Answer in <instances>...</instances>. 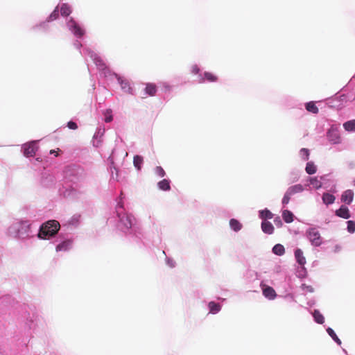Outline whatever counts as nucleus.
Here are the masks:
<instances>
[{
    "label": "nucleus",
    "instance_id": "nucleus-15",
    "mask_svg": "<svg viewBox=\"0 0 355 355\" xmlns=\"http://www.w3.org/2000/svg\"><path fill=\"white\" fill-rule=\"evenodd\" d=\"M336 214L345 219L350 218L349 209L347 207L342 205L339 209L336 211Z\"/></svg>",
    "mask_w": 355,
    "mask_h": 355
},
{
    "label": "nucleus",
    "instance_id": "nucleus-14",
    "mask_svg": "<svg viewBox=\"0 0 355 355\" xmlns=\"http://www.w3.org/2000/svg\"><path fill=\"white\" fill-rule=\"evenodd\" d=\"M262 231L268 234H272L274 232V227L270 222L263 220L261 223Z\"/></svg>",
    "mask_w": 355,
    "mask_h": 355
},
{
    "label": "nucleus",
    "instance_id": "nucleus-5",
    "mask_svg": "<svg viewBox=\"0 0 355 355\" xmlns=\"http://www.w3.org/2000/svg\"><path fill=\"white\" fill-rule=\"evenodd\" d=\"M327 138L332 144H337L340 143L338 125H332L331 126L327 132Z\"/></svg>",
    "mask_w": 355,
    "mask_h": 355
},
{
    "label": "nucleus",
    "instance_id": "nucleus-40",
    "mask_svg": "<svg viewBox=\"0 0 355 355\" xmlns=\"http://www.w3.org/2000/svg\"><path fill=\"white\" fill-rule=\"evenodd\" d=\"M297 275L299 277L303 278L306 276V271L305 270V268L304 267V269L300 266L299 270L297 271Z\"/></svg>",
    "mask_w": 355,
    "mask_h": 355
},
{
    "label": "nucleus",
    "instance_id": "nucleus-2",
    "mask_svg": "<svg viewBox=\"0 0 355 355\" xmlns=\"http://www.w3.org/2000/svg\"><path fill=\"white\" fill-rule=\"evenodd\" d=\"M60 227V223L58 221L49 220L41 226L38 237L42 239H48L58 232Z\"/></svg>",
    "mask_w": 355,
    "mask_h": 355
},
{
    "label": "nucleus",
    "instance_id": "nucleus-49",
    "mask_svg": "<svg viewBox=\"0 0 355 355\" xmlns=\"http://www.w3.org/2000/svg\"><path fill=\"white\" fill-rule=\"evenodd\" d=\"M306 109L309 112H311V102H309V103H306Z\"/></svg>",
    "mask_w": 355,
    "mask_h": 355
},
{
    "label": "nucleus",
    "instance_id": "nucleus-30",
    "mask_svg": "<svg viewBox=\"0 0 355 355\" xmlns=\"http://www.w3.org/2000/svg\"><path fill=\"white\" fill-rule=\"evenodd\" d=\"M321 243V241L320 240V236L316 232H312V245H314L315 246L320 245Z\"/></svg>",
    "mask_w": 355,
    "mask_h": 355
},
{
    "label": "nucleus",
    "instance_id": "nucleus-44",
    "mask_svg": "<svg viewBox=\"0 0 355 355\" xmlns=\"http://www.w3.org/2000/svg\"><path fill=\"white\" fill-rule=\"evenodd\" d=\"M305 170L308 174H311V163L308 162L306 164Z\"/></svg>",
    "mask_w": 355,
    "mask_h": 355
},
{
    "label": "nucleus",
    "instance_id": "nucleus-19",
    "mask_svg": "<svg viewBox=\"0 0 355 355\" xmlns=\"http://www.w3.org/2000/svg\"><path fill=\"white\" fill-rule=\"evenodd\" d=\"M326 331L328 335L334 340L336 343H337L338 345L342 344L340 339L337 336L335 331L331 327H327Z\"/></svg>",
    "mask_w": 355,
    "mask_h": 355
},
{
    "label": "nucleus",
    "instance_id": "nucleus-29",
    "mask_svg": "<svg viewBox=\"0 0 355 355\" xmlns=\"http://www.w3.org/2000/svg\"><path fill=\"white\" fill-rule=\"evenodd\" d=\"M142 162H143V158L141 156L136 155L134 157V160H133L134 166L137 169L139 170L141 168V165Z\"/></svg>",
    "mask_w": 355,
    "mask_h": 355
},
{
    "label": "nucleus",
    "instance_id": "nucleus-18",
    "mask_svg": "<svg viewBox=\"0 0 355 355\" xmlns=\"http://www.w3.org/2000/svg\"><path fill=\"white\" fill-rule=\"evenodd\" d=\"M272 253L278 256H282L285 253V248L282 244H276L272 249Z\"/></svg>",
    "mask_w": 355,
    "mask_h": 355
},
{
    "label": "nucleus",
    "instance_id": "nucleus-26",
    "mask_svg": "<svg viewBox=\"0 0 355 355\" xmlns=\"http://www.w3.org/2000/svg\"><path fill=\"white\" fill-rule=\"evenodd\" d=\"M159 189L163 191H167L170 189L169 181L168 180H163L157 184Z\"/></svg>",
    "mask_w": 355,
    "mask_h": 355
},
{
    "label": "nucleus",
    "instance_id": "nucleus-21",
    "mask_svg": "<svg viewBox=\"0 0 355 355\" xmlns=\"http://www.w3.org/2000/svg\"><path fill=\"white\" fill-rule=\"evenodd\" d=\"M343 128L347 132H355V120L346 121L343 123Z\"/></svg>",
    "mask_w": 355,
    "mask_h": 355
},
{
    "label": "nucleus",
    "instance_id": "nucleus-32",
    "mask_svg": "<svg viewBox=\"0 0 355 355\" xmlns=\"http://www.w3.org/2000/svg\"><path fill=\"white\" fill-rule=\"evenodd\" d=\"M300 156L304 160L308 159L309 156V150L308 148H302L300 150Z\"/></svg>",
    "mask_w": 355,
    "mask_h": 355
},
{
    "label": "nucleus",
    "instance_id": "nucleus-52",
    "mask_svg": "<svg viewBox=\"0 0 355 355\" xmlns=\"http://www.w3.org/2000/svg\"><path fill=\"white\" fill-rule=\"evenodd\" d=\"M353 184L355 186V179L353 180Z\"/></svg>",
    "mask_w": 355,
    "mask_h": 355
},
{
    "label": "nucleus",
    "instance_id": "nucleus-10",
    "mask_svg": "<svg viewBox=\"0 0 355 355\" xmlns=\"http://www.w3.org/2000/svg\"><path fill=\"white\" fill-rule=\"evenodd\" d=\"M114 75L117 78V80H118L119 83L121 85V89L125 92L131 93L132 92V88H131L129 83L126 80H125L123 78H121V76H119V75H117L116 73H114Z\"/></svg>",
    "mask_w": 355,
    "mask_h": 355
},
{
    "label": "nucleus",
    "instance_id": "nucleus-11",
    "mask_svg": "<svg viewBox=\"0 0 355 355\" xmlns=\"http://www.w3.org/2000/svg\"><path fill=\"white\" fill-rule=\"evenodd\" d=\"M354 192L351 189L345 191L341 196V200L345 203L349 205L353 201Z\"/></svg>",
    "mask_w": 355,
    "mask_h": 355
},
{
    "label": "nucleus",
    "instance_id": "nucleus-41",
    "mask_svg": "<svg viewBox=\"0 0 355 355\" xmlns=\"http://www.w3.org/2000/svg\"><path fill=\"white\" fill-rule=\"evenodd\" d=\"M319 112V107L314 101H312V114H317Z\"/></svg>",
    "mask_w": 355,
    "mask_h": 355
},
{
    "label": "nucleus",
    "instance_id": "nucleus-13",
    "mask_svg": "<svg viewBox=\"0 0 355 355\" xmlns=\"http://www.w3.org/2000/svg\"><path fill=\"white\" fill-rule=\"evenodd\" d=\"M88 53L89 54L90 57L93 59L96 66L100 69H104L105 68V65L103 60L98 57V55L94 53L93 51H89Z\"/></svg>",
    "mask_w": 355,
    "mask_h": 355
},
{
    "label": "nucleus",
    "instance_id": "nucleus-51",
    "mask_svg": "<svg viewBox=\"0 0 355 355\" xmlns=\"http://www.w3.org/2000/svg\"><path fill=\"white\" fill-rule=\"evenodd\" d=\"M50 153H51V154H54V153H55V151L54 150H51L50 151Z\"/></svg>",
    "mask_w": 355,
    "mask_h": 355
},
{
    "label": "nucleus",
    "instance_id": "nucleus-17",
    "mask_svg": "<svg viewBox=\"0 0 355 355\" xmlns=\"http://www.w3.org/2000/svg\"><path fill=\"white\" fill-rule=\"evenodd\" d=\"M322 200L324 204L329 205L334 202L336 198L333 194L326 192L323 193Z\"/></svg>",
    "mask_w": 355,
    "mask_h": 355
},
{
    "label": "nucleus",
    "instance_id": "nucleus-25",
    "mask_svg": "<svg viewBox=\"0 0 355 355\" xmlns=\"http://www.w3.org/2000/svg\"><path fill=\"white\" fill-rule=\"evenodd\" d=\"M209 308L210 310V313L215 314L217 313L220 310V306L219 304H216L214 302H211L209 303Z\"/></svg>",
    "mask_w": 355,
    "mask_h": 355
},
{
    "label": "nucleus",
    "instance_id": "nucleus-6",
    "mask_svg": "<svg viewBox=\"0 0 355 355\" xmlns=\"http://www.w3.org/2000/svg\"><path fill=\"white\" fill-rule=\"evenodd\" d=\"M22 149L24 150V154L26 157H32L34 156L35 152L37 150V141H33L29 143L25 144Z\"/></svg>",
    "mask_w": 355,
    "mask_h": 355
},
{
    "label": "nucleus",
    "instance_id": "nucleus-33",
    "mask_svg": "<svg viewBox=\"0 0 355 355\" xmlns=\"http://www.w3.org/2000/svg\"><path fill=\"white\" fill-rule=\"evenodd\" d=\"M347 231L352 234L355 232V222L354 221H352V220H348L347 222Z\"/></svg>",
    "mask_w": 355,
    "mask_h": 355
},
{
    "label": "nucleus",
    "instance_id": "nucleus-39",
    "mask_svg": "<svg viewBox=\"0 0 355 355\" xmlns=\"http://www.w3.org/2000/svg\"><path fill=\"white\" fill-rule=\"evenodd\" d=\"M155 173L159 177H164L165 175V172L164 169L161 166H157L155 168Z\"/></svg>",
    "mask_w": 355,
    "mask_h": 355
},
{
    "label": "nucleus",
    "instance_id": "nucleus-1",
    "mask_svg": "<svg viewBox=\"0 0 355 355\" xmlns=\"http://www.w3.org/2000/svg\"><path fill=\"white\" fill-rule=\"evenodd\" d=\"M8 232L14 238L27 239L31 236L30 225L27 221H16L8 227Z\"/></svg>",
    "mask_w": 355,
    "mask_h": 355
},
{
    "label": "nucleus",
    "instance_id": "nucleus-12",
    "mask_svg": "<svg viewBox=\"0 0 355 355\" xmlns=\"http://www.w3.org/2000/svg\"><path fill=\"white\" fill-rule=\"evenodd\" d=\"M72 246V241L71 240H66L62 242L61 243L58 244L56 246V251L57 252H66L71 248Z\"/></svg>",
    "mask_w": 355,
    "mask_h": 355
},
{
    "label": "nucleus",
    "instance_id": "nucleus-23",
    "mask_svg": "<svg viewBox=\"0 0 355 355\" xmlns=\"http://www.w3.org/2000/svg\"><path fill=\"white\" fill-rule=\"evenodd\" d=\"M230 227L235 232H238L241 230L242 225L239 221L236 219H231L230 221Z\"/></svg>",
    "mask_w": 355,
    "mask_h": 355
},
{
    "label": "nucleus",
    "instance_id": "nucleus-4",
    "mask_svg": "<svg viewBox=\"0 0 355 355\" xmlns=\"http://www.w3.org/2000/svg\"><path fill=\"white\" fill-rule=\"evenodd\" d=\"M312 188L316 189L324 188L332 191L335 189V185L333 184V181L329 178V176L325 175L319 178H312Z\"/></svg>",
    "mask_w": 355,
    "mask_h": 355
},
{
    "label": "nucleus",
    "instance_id": "nucleus-27",
    "mask_svg": "<svg viewBox=\"0 0 355 355\" xmlns=\"http://www.w3.org/2000/svg\"><path fill=\"white\" fill-rule=\"evenodd\" d=\"M157 92L156 86L153 84L148 83L146 87V92L150 96H153Z\"/></svg>",
    "mask_w": 355,
    "mask_h": 355
},
{
    "label": "nucleus",
    "instance_id": "nucleus-46",
    "mask_svg": "<svg viewBox=\"0 0 355 355\" xmlns=\"http://www.w3.org/2000/svg\"><path fill=\"white\" fill-rule=\"evenodd\" d=\"M78 217H73L71 218V220L69 221V223L70 224H74V223L78 222Z\"/></svg>",
    "mask_w": 355,
    "mask_h": 355
},
{
    "label": "nucleus",
    "instance_id": "nucleus-38",
    "mask_svg": "<svg viewBox=\"0 0 355 355\" xmlns=\"http://www.w3.org/2000/svg\"><path fill=\"white\" fill-rule=\"evenodd\" d=\"M58 16V7H57L53 10V12L50 15V16L49 17V21L55 20V19H57Z\"/></svg>",
    "mask_w": 355,
    "mask_h": 355
},
{
    "label": "nucleus",
    "instance_id": "nucleus-35",
    "mask_svg": "<svg viewBox=\"0 0 355 355\" xmlns=\"http://www.w3.org/2000/svg\"><path fill=\"white\" fill-rule=\"evenodd\" d=\"M293 196L292 193H288V190L286 192L283 199H282V204L284 205H287L289 202L291 196Z\"/></svg>",
    "mask_w": 355,
    "mask_h": 355
},
{
    "label": "nucleus",
    "instance_id": "nucleus-24",
    "mask_svg": "<svg viewBox=\"0 0 355 355\" xmlns=\"http://www.w3.org/2000/svg\"><path fill=\"white\" fill-rule=\"evenodd\" d=\"M288 193H292L293 195L297 193H300L304 190L302 185L296 184L293 187H291L288 189Z\"/></svg>",
    "mask_w": 355,
    "mask_h": 355
},
{
    "label": "nucleus",
    "instance_id": "nucleus-45",
    "mask_svg": "<svg viewBox=\"0 0 355 355\" xmlns=\"http://www.w3.org/2000/svg\"><path fill=\"white\" fill-rule=\"evenodd\" d=\"M199 71V68L197 65H194L192 67V72L196 73Z\"/></svg>",
    "mask_w": 355,
    "mask_h": 355
},
{
    "label": "nucleus",
    "instance_id": "nucleus-42",
    "mask_svg": "<svg viewBox=\"0 0 355 355\" xmlns=\"http://www.w3.org/2000/svg\"><path fill=\"white\" fill-rule=\"evenodd\" d=\"M166 263L171 268L175 267V261L173 259H169V258L166 259Z\"/></svg>",
    "mask_w": 355,
    "mask_h": 355
},
{
    "label": "nucleus",
    "instance_id": "nucleus-22",
    "mask_svg": "<svg viewBox=\"0 0 355 355\" xmlns=\"http://www.w3.org/2000/svg\"><path fill=\"white\" fill-rule=\"evenodd\" d=\"M259 217L266 220V219H271L273 217V214L267 209L259 211Z\"/></svg>",
    "mask_w": 355,
    "mask_h": 355
},
{
    "label": "nucleus",
    "instance_id": "nucleus-50",
    "mask_svg": "<svg viewBox=\"0 0 355 355\" xmlns=\"http://www.w3.org/2000/svg\"><path fill=\"white\" fill-rule=\"evenodd\" d=\"M340 247L339 245H336L335 247V250L334 251L335 252H338V251H340Z\"/></svg>",
    "mask_w": 355,
    "mask_h": 355
},
{
    "label": "nucleus",
    "instance_id": "nucleus-8",
    "mask_svg": "<svg viewBox=\"0 0 355 355\" xmlns=\"http://www.w3.org/2000/svg\"><path fill=\"white\" fill-rule=\"evenodd\" d=\"M263 295L269 300H274L277 296L275 291L270 286L261 284Z\"/></svg>",
    "mask_w": 355,
    "mask_h": 355
},
{
    "label": "nucleus",
    "instance_id": "nucleus-7",
    "mask_svg": "<svg viewBox=\"0 0 355 355\" xmlns=\"http://www.w3.org/2000/svg\"><path fill=\"white\" fill-rule=\"evenodd\" d=\"M67 26L75 36L80 37L84 35V31L73 19L69 20Z\"/></svg>",
    "mask_w": 355,
    "mask_h": 355
},
{
    "label": "nucleus",
    "instance_id": "nucleus-36",
    "mask_svg": "<svg viewBox=\"0 0 355 355\" xmlns=\"http://www.w3.org/2000/svg\"><path fill=\"white\" fill-rule=\"evenodd\" d=\"M319 107V110H323L327 108V103L324 101H318L314 102Z\"/></svg>",
    "mask_w": 355,
    "mask_h": 355
},
{
    "label": "nucleus",
    "instance_id": "nucleus-48",
    "mask_svg": "<svg viewBox=\"0 0 355 355\" xmlns=\"http://www.w3.org/2000/svg\"><path fill=\"white\" fill-rule=\"evenodd\" d=\"M317 171V166L312 163V175L315 173Z\"/></svg>",
    "mask_w": 355,
    "mask_h": 355
},
{
    "label": "nucleus",
    "instance_id": "nucleus-16",
    "mask_svg": "<svg viewBox=\"0 0 355 355\" xmlns=\"http://www.w3.org/2000/svg\"><path fill=\"white\" fill-rule=\"evenodd\" d=\"M312 317L314 321L318 324H323L325 322L324 316L317 309H315L313 312H312Z\"/></svg>",
    "mask_w": 355,
    "mask_h": 355
},
{
    "label": "nucleus",
    "instance_id": "nucleus-3",
    "mask_svg": "<svg viewBox=\"0 0 355 355\" xmlns=\"http://www.w3.org/2000/svg\"><path fill=\"white\" fill-rule=\"evenodd\" d=\"M122 206L117 208L116 212L119 218V227L123 232L128 231L135 223V218L126 213H123Z\"/></svg>",
    "mask_w": 355,
    "mask_h": 355
},
{
    "label": "nucleus",
    "instance_id": "nucleus-34",
    "mask_svg": "<svg viewBox=\"0 0 355 355\" xmlns=\"http://www.w3.org/2000/svg\"><path fill=\"white\" fill-rule=\"evenodd\" d=\"M204 76H205V78L210 82H214L217 80V78L216 76H214V74L209 73V72H205Z\"/></svg>",
    "mask_w": 355,
    "mask_h": 355
},
{
    "label": "nucleus",
    "instance_id": "nucleus-37",
    "mask_svg": "<svg viewBox=\"0 0 355 355\" xmlns=\"http://www.w3.org/2000/svg\"><path fill=\"white\" fill-rule=\"evenodd\" d=\"M105 133V128H99L94 135V139H96L98 137H102Z\"/></svg>",
    "mask_w": 355,
    "mask_h": 355
},
{
    "label": "nucleus",
    "instance_id": "nucleus-31",
    "mask_svg": "<svg viewBox=\"0 0 355 355\" xmlns=\"http://www.w3.org/2000/svg\"><path fill=\"white\" fill-rule=\"evenodd\" d=\"M103 114L105 116V121L106 123H110L111 122L112 120H113V116H112V110L110 109H107L104 112H103Z\"/></svg>",
    "mask_w": 355,
    "mask_h": 355
},
{
    "label": "nucleus",
    "instance_id": "nucleus-28",
    "mask_svg": "<svg viewBox=\"0 0 355 355\" xmlns=\"http://www.w3.org/2000/svg\"><path fill=\"white\" fill-rule=\"evenodd\" d=\"M71 12L70 6L67 3H63L60 7V12L62 16H68Z\"/></svg>",
    "mask_w": 355,
    "mask_h": 355
},
{
    "label": "nucleus",
    "instance_id": "nucleus-20",
    "mask_svg": "<svg viewBox=\"0 0 355 355\" xmlns=\"http://www.w3.org/2000/svg\"><path fill=\"white\" fill-rule=\"evenodd\" d=\"M293 213L288 210L285 209L282 211V218L287 223L293 222Z\"/></svg>",
    "mask_w": 355,
    "mask_h": 355
},
{
    "label": "nucleus",
    "instance_id": "nucleus-9",
    "mask_svg": "<svg viewBox=\"0 0 355 355\" xmlns=\"http://www.w3.org/2000/svg\"><path fill=\"white\" fill-rule=\"evenodd\" d=\"M295 258L297 263L299 264V266L304 269V266H305L306 261V258L304 257L302 250H300V249L295 250Z\"/></svg>",
    "mask_w": 355,
    "mask_h": 355
},
{
    "label": "nucleus",
    "instance_id": "nucleus-47",
    "mask_svg": "<svg viewBox=\"0 0 355 355\" xmlns=\"http://www.w3.org/2000/svg\"><path fill=\"white\" fill-rule=\"evenodd\" d=\"M274 222L276 225H282V222H281L279 217H277L276 218H275Z\"/></svg>",
    "mask_w": 355,
    "mask_h": 355
},
{
    "label": "nucleus",
    "instance_id": "nucleus-43",
    "mask_svg": "<svg viewBox=\"0 0 355 355\" xmlns=\"http://www.w3.org/2000/svg\"><path fill=\"white\" fill-rule=\"evenodd\" d=\"M68 127L72 130H76L78 128L77 124L73 121H69L68 123Z\"/></svg>",
    "mask_w": 355,
    "mask_h": 355
}]
</instances>
